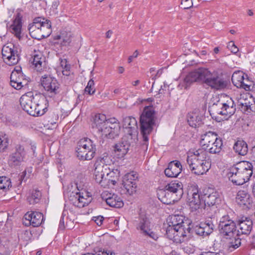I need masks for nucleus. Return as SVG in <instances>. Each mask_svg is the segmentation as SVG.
<instances>
[{
    "mask_svg": "<svg viewBox=\"0 0 255 255\" xmlns=\"http://www.w3.org/2000/svg\"><path fill=\"white\" fill-rule=\"evenodd\" d=\"M41 86L51 97L55 96L60 92V84L57 79L49 75H44L40 78Z\"/></svg>",
    "mask_w": 255,
    "mask_h": 255,
    "instance_id": "obj_9",
    "label": "nucleus"
},
{
    "mask_svg": "<svg viewBox=\"0 0 255 255\" xmlns=\"http://www.w3.org/2000/svg\"><path fill=\"white\" fill-rule=\"evenodd\" d=\"M202 201H203V207L206 206H212L218 203L220 200L217 192L212 193H204L202 195Z\"/></svg>",
    "mask_w": 255,
    "mask_h": 255,
    "instance_id": "obj_30",
    "label": "nucleus"
},
{
    "mask_svg": "<svg viewBox=\"0 0 255 255\" xmlns=\"http://www.w3.org/2000/svg\"><path fill=\"white\" fill-rule=\"evenodd\" d=\"M112 163L113 161L111 157L106 155H104L102 157L98 160L96 162L95 166L96 167L100 166H101V168L108 171V170H110L111 169L110 166H111V164Z\"/></svg>",
    "mask_w": 255,
    "mask_h": 255,
    "instance_id": "obj_41",
    "label": "nucleus"
},
{
    "mask_svg": "<svg viewBox=\"0 0 255 255\" xmlns=\"http://www.w3.org/2000/svg\"><path fill=\"white\" fill-rule=\"evenodd\" d=\"M98 255H115V254L112 251L104 249L100 251Z\"/></svg>",
    "mask_w": 255,
    "mask_h": 255,
    "instance_id": "obj_57",
    "label": "nucleus"
},
{
    "mask_svg": "<svg viewBox=\"0 0 255 255\" xmlns=\"http://www.w3.org/2000/svg\"><path fill=\"white\" fill-rule=\"evenodd\" d=\"M195 194H199L198 187L196 184H192L189 188L188 195L190 197L195 195Z\"/></svg>",
    "mask_w": 255,
    "mask_h": 255,
    "instance_id": "obj_50",
    "label": "nucleus"
},
{
    "mask_svg": "<svg viewBox=\"0 0 255 255\" xmlns=\"http://www.w3.org/2000/svg\"><path fill=\"white\" fill-rule=\"evenodd\" d=\"M123 128H125V135L135 137L136 136L137 121L132 117H127L123 120Z\"/></svg>",
    "mask_w": 255,
    "mask_h": 255,
    "instance_id": "obj_16",
    "label": "nucleus"
},
{
    "mask_svg": "<svg viewBox=\"0 0 255 255\" xmlns=\"http://www.w3.org/2000/svg\"><path fill=\"white\" fill-rule=\"evenodd\" d=\"M182 171L181 163L177 160L171 161L164 170L165 175L168 177H177Z\"/></svg>",
    "mask_w": 255,
    "mask_h": 255,
    "instance_id": "obj_22",
    "label": "nucleus"
},
{
    "mask_svg": "<svg viewBox=\"0 0 255 255\" xmlns=\"http://www.w3.org/2000/svg\"><path fill=\"white\" fill-rule=\"evenodd\" d=\"M62 74L63 75L69 76L70 74V65L68 64L65 67L62 68Z\"/></svg>",
    "mask_w": 255,
    "mask_h": 255,
    "instance_id": "obj_59",
    "label": "nucleus"
},
{
    "mask_svg": "<svg viewBox=\"0 0 255 255\" xmlns=\"http://www.w3.org/2000/svg\"><path fill=\"white\" fill-rule=\"evenodd\" d=\"M120 172L118 169L111 168L110 170H108L106 173L107 178V185L112 183V185H115L118 180L120 176Z\"/></svg>",
    "mask_w": 255,
    "mask_h": 255,
    "instance_id": "obj_40",
    "label": "nucleus"
},
{
    "mask_svg": "<svg viewBox=\"0 0 255 255\" xmlns=\"http://www.w3.org/2000/svg\"><path fill=\"white\" fill-rule=\"evenodd\" d=\"M116 125V127L113 125H112V126L111 127L108 125V127L106 128V129H104L100 134L102 136L108 138H114L116 136L118 135L120 130V126H118L117 125Z\"/></svg>",
    "mask_w": 255,
    "mask_h": 255,
    "instance_id": "obj_39",
    "label": "nucleus"
},
{
    "mask_svg": "<svg viewBox=\"0 0 255 255\" xmlns=\"http://www.w3.org/2000/svg\"><path fill=\"white\" fill-rule=\"evenodd\" d=\"M157 195L159 200L164 204H171L175 200L172 197L173 194L167 191L166 189L159 190Z\"/></svg>",
    "mask_w": 255,
    "mask_h": 255,
    "instance_id": "obj_37",
    "label": "nucleus"
},
{
    "mask_svg": "<svg viewBox=\"0 0 255 255\" xmlns=\"http://www.w3.org/2000/svg\"><path fill=\"white\" fill-rule=\"evenodd\" d=\"M106 122V117L104 114H97L96 115L92 124V127L93 128H100V126L101 124Z\"/></svg>",
    "mask_w": 255,
    "mask_h": 255,
    "instance_id": "obj_46",
    "label": "nucleus"
},
{
    "mask_svg": "<svg viewBox=\"0 0 255 255\" xmlns=\"http://www.w3.org/2000/svg\"><path fill=\"white\" fill-rule=\"evenodd\" d=\"M59 2L58 1H54L52 3V6H51V9L53 11V12L55 13H57V8L59 5Z\"/></svg>",
    "mask_w": 255,
    "mask_h": 255,
    "instance_id": "obj_62",
    "label": "nucleus"
},
{
    "mask_svg": "<svg viewBox=\"0 0 255 255\" xmlns=\"http://www.w3.org/2000/svg\"><path fill=\"white\" fill-rule=\"evenodd\" d=\"M85 92L88 94L91 95L94 94L95 92V89L94 88L91 87H88V86H87L85 89Z\"/></svg>",
    "mask_w": 255,
    "mask_h": 255,
    "instance_id": "obj_61",
    "label": "nucleus"
},
{
    "mask_svg": "<svg viewBox=\"0 0 255 255\" xmlns=\"http://www.w3.org/2000/svg\"><path fill=\"white\" fill-rule=\"evenodd\" d=\"M232 81L238 88L244 89L247 91H255L254 81L243 71L239 70L234 72L232 76Z\"/></svg>",
    "mask_w": 255,
    "mask_h": 255,
    "instance_id": "obj_7",
    "label": "nucleus"
},
{
    "mask_svg": "<svg viewBox=\"0 0 255 255\" xmlns=\"http://www.w3.org/2000/svg\"><path fill=\"white\" fill-rule=\"evenodd\" d=\"M193 230L197 235L203 237L207 236L212 232L213 224L210 222L200 223L194 227Z\"/></svg>",
    "mask_w": 255,
    "mask_h": 255,
    "instance_id": "obj_24",
    "label": "nucleus"
},
{
    "mask_svg": "<svg viewBox=\"0 0 255 255\" xmlns=\"http://www.w3.org/2000/svg\"><path fill=\"white\" fill-rule=\"evenodd\" d=\"M239 171L241 176L242 177L244 182H248L253 175V166L252 163L247 161H243L236 164Z\"/></svg>",
    "mask_w": 255,
    "mask_h": 255,
    "instance_id": "obj_17",
    "label": "nucleus"
},
{
    "mask_svg": "<svg viewBox=\"0 0 255 255\" xmlns=\"http://www.w3.org/2000/svg\"><path fill=\"white\" fill-rule=\"evenodd\" d=\"M226 192H227V194L229 195V196L230 197L235 196V194L236 193V188L232 187L230 188V189L229 190H228L227 188H226Z\"/></svg>",
    "mask_w": 255,
    "mask_h": 255,
    "instance_id": "obj_60",
    "label": "nucleus"
},
{
    "mask_svg": "<svg viewBox=\"0 0 255 255\" xmlns=\"http://www.w3.org/2000/svg\"><path fill=\"white\" fill-rule=\"evenodd\" d=\"M96 151V145L90 138H82L78 143L76 151L77 156L81 160H91L94 157Z\"/></svg>",
    "mask_w": 255,
    "mask_h": 255,
    "instance_id": "obj_6",
    "label": "nucleus"
},
{
    "mask_svg": "<svg viewBox=\"0 0 255 255\" xmlns=\"http://www.w3.org/2000/svg\"><path fill=\"white\" fill-rule=\"evenodd\" d=\"M108 122H105L103 123V124H101V126H100V128H96L95 129L97 130V132H99V134H100L101 132L103 131L104 129H106V128L108 127Z\"/></svg>",
    "mask_w": 255,
    "mask_h": 255,
    "instance_id": "obj_55",
    "label": "nucleus"
},
{
    "mask_svg": "<svg viewBox=\"0 0 255 255\" xmlns=\"http://www.w3.org/2000/svg\"><path fill=\"white\" fill-rule=\"evenodd\" d=\"M236 202L244 209H249L253 203V199L246 191L240 190L236 194Z\"/></svg>",
    "mask_w": 255,
    "mask_h": 255,
    "instance_id": "obj_20",
    "label": "nucleus"
},
{
    "mask_svg": "<svg viewBox=\"0 0 255 255\" xmlns=\"http://www.w3.org/2000/svg\"><path fill=\"white\" fill-rule=\"evenodd\" d=\"M43 214L38 212H28L24 216L23 223L25 226H39L43 221Z\"/></svg>",
    "mask_w": 255,
    "mask_h": 255,
    "instance_id": "obj_15",
    "label": "nucleus"
},
{
    "mask_svg": "<svg viewBox=\"0 0 255 255\" xmlns=\"http://www.w3.org/2000/svg\"><path fill=\"white\" fill-rule=\"evenodd\" d=\"M11 187L10 179L6 176L0 177V189L6 191Z\"/></svg>",
    "mask_w": 255,
    "mask_h": 255,
    "instance_id": "obj_48",
    "label": "nucleus"
},
{
    "mask_svg": "<svg viewBox=\"0 0 255 255\" xmlns=\"http://www.w3.org/2000/svg\"><path fill=\"white\" fill-rule=\"evenodd\" d=\"M101 166H95L94 171L95 180L96 182L101 185V186L105 187L107 185V178L104 176L107 171L101 168Z\"/></svg>",
    "mask_w": 255,
    "mask_h": 255,
    "instance_id": "obj_35",
    "label": "nucleus"
},
{
    "mask_svg": "<svg viewBox=\"0 0 255 255\" xmlns=\"http://www.w3.org/2000/svg\"><path fill=\"white\" fill-rule=\"evenodd\" d=\"M181 4L184 9H189L193 6L192 0H182Z\"/></svg>",
    "mask_w": 255,
    "mask_h": 255,
    "instance_id": "obj_52",
    "label": "nucleus"
},
{
    "mask_svg": "<svg viewBox=\"0 0 255 255\" xmlns=\"http://www.w3.org/2000/svg\"><path fill=\"white\" fill-rule=\"evenodd\" d=\"M187 163L192 173L202 175L209 170L211 167L208 152L203 148H199L188 154Z\"/></svg>",
    "mask_w": 255,
    "mask_h": 255,
    "instance_id": "obj_3",
    "label": "nucleus"
},
{
    "mask_svg": "<svg viewBox=\"0 0 255 255\" xmlns=\"http://www.w3.org/2000/svg\"><path fill=\"white\" fill-rule=\"evenodd\" d=\"M23 238L26 240V241H28V240H29L32 236V234H31V232L27 231V230H26L23 233Z\"/></svg>",
    "mask_w": 255,
    "mask_h": 255,
    "instance_id": "obj_63",
    "label": "nucleus"
},
{
    "mask_svg": "<svg viewBox=\"0 0 255 255\" xmlns=\"http://www.w3.org/2000/svg\"><path fill=\"white\" fill-rule=\"evenodd\" d=\"M22 27L21 17L19 13H17L12 24L10 25V31L15 36L19 39L21 38V32Z\"/></svg>",
    "mask_w": 255,
    "mask_h": 255,
    "instance_id": "obj_33",
    "label": "nucleus"
},
{
    "mask_svg": "<svg viewBox=\"0 0 255 255\" xmlns=\"http://www.w3.org/2000/svg\"><path fill=\"white\" fill-rule=\"evenodd\" d=\"M9 144L8 135L3 132H0V151H4Z\"/></svg>",
    "mask_w": 255,
    "mask_h": 255,
    "instance_id": "obj_47",
    "label": "nucleus"
},
{
    "mask_svg": "<svg viewBox=\"0 0 255 255\" xmlns=\"http://www.w3.org/2000/svg\"><path fill=\"white\" fill-rule=\"evenodd\" d=\"M204 119L198 111H196L188 114L187 121L190 126L196 128L203 124V120Z\"/></svg>",
    "mask_w": 255,
    "mask_h": 255,
    "instance_id": "obj_28",
    "label": "nucleus"
},
{
    "mask_svg": "<svg viewBox=\"0 0 255 255\" xmlns=\"http://www.w3.org/2000/svg\"><path fill=\"white\" fill-rule=\"evenodd\" d=\"M244 102H239V106L241 110L243 111L244 112L250 113L251 112H255V103H251L248 100H244Z\"/></svg>",
    "mask_w": 255,
    "mask_h": 255,
    "instance_id": "obj_45",
    "label": "nucleus"
},
{
    "mask_svg": "<svg viewBox=\"0 0 255 255\" xmlns=\"http://www.w3.org/2000/svg\"><path fill=\"white\" fill-rule=\"evenodd\" d=\"M46 98L40 95H34L32 92L23 95L20 99V104L22 109L29 115L36 117L43 115L46 107Z\"/></svg>",
    "mask_w": 255,
    "mask_h": 255,
    "instance_id": "obj_2",
    "label": "nucleus"
},
{
    "mask_svg": "<svg viewBox=\"0 0 255 255\" xmlns=\"http://www.w3.org/2000/svg\"><path fill=\"white\" fill-rule=\"evenodd\" d=\"M165 189L171 193L178 194L179 197H181L183 194L182 184L181 182L176 180L171 182L165 186ZM178 196V194H176Z\"/></svg>",
    "mask_w": 255,
    "mask_h": 255,
    "instance_id": "obj_34",
    "label": "nucleus"
},
{
    "mask_svg": "<svg viewBox=\"0 0 255 255\" xmlns=\"http://www.w3.org/2000/svg\"><path fill=\"white\" fill-rule=\"evenodd\" d=\"M239 229L238 232L241 234L248 235L253 228V222L249 218L243 217L239 221Z\"/></svg>",
    "mask_w": 255,
    "mask_h": 255,
    "instance_id": "obj_25",
    "label": "nucleus"
},
{
    "mask_svg": "<svg viewBox=\"0 0 255 255\" xmlns=\"http://www.w3.org/2000/svg\"><path fill=\"white\" fill-rule=\"evenodd\" d=\"M133 138L125 135L121 140L115 145L114 151L117 158H122L126 155L132 142Z\"/></svg>",
    "mask_w": 255,
    "mask_h": 255,
    "instance_id": "obj_12",
    "label": "nucleus"
},
{
    "mask_svg": "<svg viewBox=\"0 0 255 255\" xmlns=\"http://www.w3.org/2000/svg\"><path fill=\"white\" fill-rule=\"evenodd\" d=\"M10 85L16 90L23 87V81H25V76L23 73L12 71L10 75Z\"/></svg>",
    "mask_w": 255,
    "mask_h": 255,
    "instance_id": "obj_27",
    "label": "nucleus"
},
{
    "mask_svg": "<svg viewBox=\"0 0 255 255\" xmlns=\"http://www.w3.org/2000/svg\"><path fill=\"white\" fill-rule=\"evenodd\" d=\"M117 120L115 118H112L108 120L106 119V122H108V124L111 127L112 126V125H113L116 127V125H117L118 126H119V123L117 122Z\"/></svg>",
    "mask_w": 255,
    "mask_h": 255,
    "instance_id": "obj_56",
    "label": "nucleus"
},
{
    "mask_svg": "<svg viewBox=\"0 0 255 255\" xmlns=\"http://www.w3.org/2000/svg\"><path fill=\"white\" fill-rule=\"evenodd\" d=\"M184 217L178 215L169 216L167 219V225L178 229H185V223L183 221Z\"/></svg>",
    "mask_w": 255,
    "mask_h": 255,
    "instance_id": "obj_31",
    "label": "nucleus"
},
{
    "mask_svg": "<svg viewBox=\"0 0 255 255\" xmlns=\"http://www.w3.org/2000/svg\"><path fill=\"white\" fill-rule=\"evenodd\" d=\"M101 196L102 199L105 200L107 204L112 207L120 208L124 206L122 199L116 194L105 191L103 192Z\"/></svg>",
    "mask_w": 255,
    "mask_h": 255,
    "instance_id": "obj_18",
    "label": "nucleus"
},
{
    "mask_svg": "<svg viewBox=\"0 0 255 255\" xmlns=\"http://www.w3.org/2000/svg\"><path fill=\"white\" fill-rule=\"evenodd\" d=\"M236 111L232 99L224 94V120H227Z\"/></svg>",
    "mask_w": 255,
    "mask_h": 255,
    "instance_id": "obj_26",
    "label": "nucleus"
},
{
    "mask_svg": "<svg viewBox=\"0 0 255 255\" xmlns=\"http://www.w3.org/2000/svg\"><path fill=\"white\" fill-rule=\"evenodd\" d=\"M189 204L192 210H196L203 207L202 195L195 194V195L189 197Z\"/></svg>",
    "mask_w": 255,
    "mask_h": 255,
    "instance_id": "obj_36",
    "label": "nucleus"
},
{
    "mask_svg": "<svg viewBox=\"0 0 255 255\" xmlns=\"http://www.w3.org/2000/svg\"><path fill=\"white\" fill-rule=\"evenodd\" d=\"M227 48L234 54H236L239 51V48L236 46L233 41H231L228 43Z\"/></svg>",
    "mask_w": 255,
    "mask_h": 255,
    "instance_id": "obj_51",
    "label": "nucleus"
},
{
    "mask_svg": "<svg viewBox=\"0 0 255 255\" xmlns=\"http://www.w3.org/2000/svg\"><path fill=\"white\" fill-rule=\"evenodd\" d=\"M218 134L212 131L207 132L201 136L200 144L203 148L207 149L215 140Z\"/></svg>",
    "mask_w": 255,
    "mask_h": 255,
    "instance_id": "obj_29",
    "label": "nucleus"
},
{
    "mask_svg": "<svg viewBox=\"0 0 255 255\" xmlns=\"http://www.w3.org/2000/svg\"><path fill=\"white\" fill-rule=\"evenodd\" d=\"M138 55V50H136L133 53V54L128 58V62L130 63L132 62L133 58H136Z\"/></svg>",
    "mask_w": 255,
    "mask_h": 255,
    "instance_id": "obj_64",
    "label": "nucleus"
},
{
    "mask_svg": "<svg viewBox=\"0 0 255 255\" xmlns=\"http://www.w3.org/2000/svg\"><path fill=\"white\" fill-rule=\"evenodd\" d=\"M150 224L149 218L144 215H141L139 217L136 228L137 230H140L142 234H147V231L150 229Z\"/></svg>",
    "mask_w": 255,
    "mask_h": 255,
    "instance_id": "obj_38",
    "label": "nucleus"
},
{
    "mask_svg": "<svg viewBox=\"0 0 255 255\" xmlns=\"http://www.w3.org/2000/svg\"><path fill=\"white\" fill-rule=\"evenodd\" d=\"M15 151L12 153L8 159V162L11 165H17L24 160L26 150L23 144H17L14 147Z\"/></svg>",
    "mask_w": 255,
    "mask_h": 255,
    "instance_id": "obj_14",
    "label": "nucleus"
},
{
    "mask_svg": "<svg viewBox=\"0 0 255 255\" xmlns=\"http://www.w3.org/2000/svg\"><path fill=\"white\" fill-rule=\"evenodd\" d=\"M26 172L25 171H24L22 172L20 175H18L17 176L18 180L19 181L18 183L17 184V186H19L21 184L22 182L26 175Z\"/></svg>",
    "mask_w": 255,
    "mask_h": 255,
    "instance_id": "obj_58",
    "label": "nucleus"
},
{
    "mask_svg": "<svg viewBox=\"0 0 255 255\" xmlns=\"http://www.w3.org/2000/svg\"><path fill=\"white\" fill-rule=\"evenodd\" d=\"M59 38L62 40L63 44L66 45L69 44L71 41V35L70 33L63 32L59 36Z\"/></svg>",
    "mask_w": 255,
    "mask_h": 255,
    "instance_id": "obj_49",
    "label": "nucleus"
},
{
    "mask_svg": "<svg viewBox=\"0 0 255 255\" xmlns=\"http://www.w3.org/2000/svg\"><path fill=\"white\" fill-rule=\"evenodd\" d=\"M137 178V174L134 171L128 173L124 176L123 185L126 193L129 195H132L135 193Z\"/></svg>",
    "mask_w": 255,
    "mask_h": 255,
    "instance_id": "obj_10",
    "label": "nucleus"
},
{
    "mask_svg": "<svg viewBox=\"0 0 255 255\" xmlns=\"http://www.w3.org/2000/svg\"><path fill=\"white\" fill-rule=\"evenodd\" d=\"M147 231V234H143L144 236H147L154 241H156L158 238L157 235L154 232L151 231L150 229H149L148 231Z\"/></svg>",
    "mask_w": 255,
    "mask_h": 255,
    "instance_id": "obj_53",
    "label": "nucleus"
},
{
    "mask_svg": "<svg viewBox=\"0 0 255 255\" xmlns=\"http://www.w3.org/2000/svg\"><path fill=\"white\" fill-rule=\"evenodd\" d=\"M233 148L236 153L241 155H246L248 151V144L243 140H238L236 141Z\"/></svg>",
    "mask_w": 255,
    "mask_h": 255,
    "instance_id": "obj_42",
    "label": "nucleus"
},
{
    "mask_svg": "<svg viewBox=\"0 0 255 255\" xmlns=\"http://www.w3.org/2000/svg\"><path fill=\"white\" fill-rule=\"evenodd\" d=\"M241 245V239L237 235L224 237V246L227 252L231 253L238 248Z\"/></svg>",
    "mask_w": 255,
    "mask_h": 255,
    "instance_id": "obj_23",
    "label": "nucleus"
},
{
    "mask_svg": "<svg viewBox=\"0 0 255 255\" xmlns=\"http://www.w3.org/2000/svg\"><path fill=\"white\" fill-rule=\"evenodd\" d=\"M41 192L37 189L30 191L27 197V201L30 205H34L38 203L41 198Z\"/></svg>",
    "mask_w": 255,
    "mask_h": 255,
    "instance_id": "obj_43",
    "label": "nucleus"
},
{
    "mask_svg": "<svg viewBox=\"0 0 255 255\" xmlns=\"http://www.w3.org/2000/svg\"><path fill=\"white\" fill-rule=\"evenodd\" d=\"M33 65L38 72L41 71L45 67V57L42 53L38 52L33 56Z\"/></svg>",
    "mask_w": 255,
    "mask_h": 255,
    "instance_id": "obj_32",
    "label": "nucleus"
},
{
    "mask_svg": "<svg viewBox=\"0 0 255 255\" xmlns=\"http://www.w3.org/2000/svg\"><path fill=\"white\" fill-rule=\"evenodd\" d=\"M92 220L94 221L97 225L100 226L103 224L104 217L102 216L94 217L92 218Z\"/></svg>",
    "mask_w": 255,
    "mask_h": 255,
    "instance_id": "obj_54",
    "label": "nucleus"
},
{
    "mask_svg": "<svg viewBox=\"0 0 255 255\" xmlns=\"http://www.w3.org/2000/svg\"><path fill=\"white\" fill-rule=\"evenodd\" d=\"M223 144L222 138L216 137L215 140L212 144V147L209 149L210 153H219L222 150Z\"/></svg>",
    "mask_w": 255,
    "mask_h": 255,
    "instance_id": "obj_44",
    "label": "nucleus"
},
{
    "mask_svg": "<svg viewBox=\"0 0 255 255\" xmlns=\"http://www.w3.org/2000/svg\"><path fill=\"white\" fill-rule=\"evenodd\" d=\"M69 199L71 204L79 208L88 205L91 202L90 199L85 198L80 192L71 193Z\"/></svg>",
    "mask_w": 255,
    "mask_h": 255,
    "instance_id": "obj_21",
    "label": "nucleus"
},
{
    "mask_svg": "<svg viewBox=\"0 0 255 255\" xmlns=\"http://www.w3.org/2000/svg\"><path fill=\"white\" fill-rule=\"evenodd\" d=\"M228 210L227 215H224V223L227 221L228 222H229V224H225L224 225V237L238 235L236 231V224L230 219V216H233L234 213L230 208H228Z\"/></svg>",
    "mask_w": 255,
    "mask_h": 255,
    "instance_id": "obj_19",
    "label": "nucleus"
},
{
    "mask_svg": "<svg viewBox=\"0 0 255 255\" xmlns=\"http://www.w3.org/2000/svg\"><path fill=\"white\" fill-rule=\"evenodd\" d=\"M155 114L152 106H146L140 116V128L142 135V147L146 150L148 145V135L151 133L155 125Z\"/></svg>",
    "mask_w": 255,
    "mask_h": 255,
    "instance_id": "obj_4",
    "label": "nucleus"
},
{
    "mask_svg": "<svg viewBox=\"0 0 255 255\" xmlns=\"http://www.w3.org/2000/svg\"><path fill=\"white\" fill-rule=\"evenodd\" d=\"M50 20L41 17H35L28 25L30 35L33 38L40 40L48 37L51 33Z\"/></svg>",
    "mask_w": 255,
    "mask_h": 255,
    "instance_id": "obj_5",
    "label": "nucleus"
},
{
    "mask_svg": "<svg viewBox=\"0 0 255 255\" xmlns=\"http://www.w3.org/2000/svg\"><path fill=\"white\" fill-rule=\"evenodd\" d=\"M225 167L226 169V177L229 181L235 185H242L245 183L234 162H233L232 164L230 165L226 164V166H224Z\"/></svg>",
    "mask_w": 255,
    "mask_h": 255,
    "instance_id": "obj_13",
    "label": "nucleus"
},
{
    "mask_svg": "<svg viewBox=\"0 0 255 255\" xmlns=\"http://www.w3.org/2000/svg\"><path fill=\"white\" fill-rule=\"evenodd\" d=\"M2 58L7 65H13L19 60L18 48L12 43L5 44L1 50Z\"/></svg>",
    "mask_w": 255,
    "mask_h": 255,
    "instance_id": "obj_8",
    "label": "nucleus"
},
{
    "mask_svg": "<svg viewBox=\"0 0 255 255\" xmlns=\"http://www.w3.org/2000/svg\"><path fill=\"white\" fill-rule=\"evenodd\" d=\"M222 76L221 71L212 73L206 68H200L189 73L179 86L187 89L192 83L201 81L213 88L219 89L223 87Z\"/></svg>",
    "mask_w": 255,
    "mask_h": 255,
    "instance_id": "obj_1",
    "label": "nucleus"
},
{
    "mask_svg": "<svg viewBox=\"0 0 255 255\" xmlns=\"http://www.w3.org/2000/svg\"><path fill=\"white\" fill-rule=\"evenodd\" d=\"M190 227H188L186 231L184 229L179 230L167 225L166 227V235L170 240L182 243L185 241V238L187 236L186 233H190Z\"/></svg>",
    "mask_w": 255,
    "mask_h": 255,
    "instance_id": "obj_11",
    "label": "nucleus"
}]
</instances>
